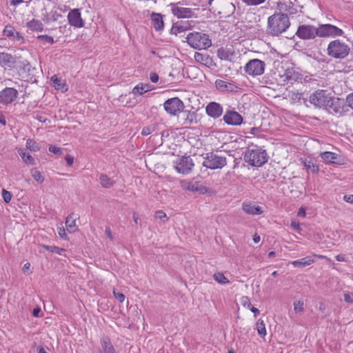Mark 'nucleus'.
<instances>
[{"mask_svg": "<svg viewBox=\"0 0 353 353\" xmlns=\"http://www.w3.org/2000/svg\"><path fill=\"white\" fill-rule=\"evenodd\" d=\"M350 51L349 46L339 39L330 41L327 48V54L338 59L345 58L349 54Z\"/></svg>", "mask_w": 353, "mask_h": 353, "instance_id": "20e7f679", "label": "nucleus"}, {"mask_svg": "<svg viewBox=\"0 0 353 353\" xmlns=\"http://www.w3.org/2000/svg\"><path fill=\"white\" fill-rule=\"evenodd\" d=\"M343 200L347 203L353 204V194L345 195L343 196Z\"/></svg>", "mask_w": 353, "mask_h": 353, "instance_id": "0e129e2a", "label": "nucleus"}, {"mask_svg": "<svg viewBox=\"0 0 353 353\" xmlns=\"http://www.w3.org/2000/svg\"><path fill=\"white\" fill-rule=\"evenodd\" d=\"M114 297L120 302L123 303L125 300V295L121 292H113Z\"/></svg>", "mask_w": 353, "mask_h": 353, "instance_id": "4d7b16f0", "label": "nucleus"}, {"mask_svg": "<svg viewBox=\"0 0 353 353\" xmlns=\"http://www.w3.org/2000/svg\"><path fill=\"white\" fill-rule=\"evenodd\" d=\"M99 181L101 186L104 188H110L115 183V182L112 179L104 174L100 175Z\"/></svg>", "mask_w": 353, "mask_h": 353, "instance_id": "e433bc0d", "label": "nucleus"}, {"mask_svg": "<svg viewBox=\"0 0 353 353\" xmlns=\"http://www.w3.org/2000/svg\"><path fill=\"white\" fill-rule=\"evenodd\" d=\"M65 159L68 166H71L74 163V158L70 155H67Z\"/></svg>", "mask_w": 353, "mask_h": 353, "instance_id": "680f3d73", "label": "nucleus"}, {"mask_svg": "<svg viewBox=\"0 0 353 353\" xmlns=\"http://www.w3.org/2000/svg\"><path fill=\"white\" fill-rule=\"evenodd\" d=\"M343 34V30L329 23L320 24L318 26L319 37H335L342 36Z\"/></svg>", "mask_w": 353, "mask_h": 353, "instance_id": "9d476101", "label": "nucleus"}, {"mask_svg": "<svg viewBox=\"0 0 353 353\" xmlns=\"http://www.w3.org/2000/svg\"><path fill=\"white\" fill-rule=\"evenodd\" d=\"M165 110L171 115H176L184 108L183 101L178 97L166 100L163 104Z\"/></svg>", "mask_w": 353, "mask_h": 353, "instance_id": "ddd939ff", "label": "nucleus"}, {"mask_svg": "<svg viewBox=\"0 0 353 353\" xmlns=\"http://www.w3.org/2000/svg\"><path fill=\"white\" fill-rule=\"evenodd\" d=\"M181 187L184 190L193 192H199L204 194L208 192V188L199 181L182 180L180 181Z\"/></svg>", "mask_w": 353, "mask_h": 353, "instance_id": "2eb2a0df", "label": "nucleus"}, {"mask_svg": "<svg viewBox=\"0 0 353 353\" xmlns=\"http://www.w3.org/2000/svg\"><path fill=\"white\" fill-rule=\"evenodd\" d=\"M256 330L259 335L264 337L266 335V329L264 321L262 319H259L256 323Z\"/></svg>", "mask_w": 353, "mask_h": 353, "instance_id": "58836bf2", "label": "nucleus"}, {"mask_svg": "<svg viewBox=\"0 0 353 353\" xmlns=\"http://www.w3.org/2000/svg\"><path fill=\"white\" fill-rule=\"evenodd\" d=\"M105 234L107 235V236L111 240V241H113L114 240V236L112 235V233L111 232V230H110V227H106L105 228Z\"/></svg>", "mask_w": 353, "mask_h": 353, "instance_id": "e2e57ef3", "label": "nucleus"}, {"mask_svg": "<svg viewBox=\"0 0 353 353\" xmlns=\"http://www.w3.org/2000/svg\"><path fill=\"white\" fill-rule=\"evenodd\" d=\"M43 247L48 251L52 253H57L61 254L63 251H64L63 248H60L57 246H50V245H43Z\"/></svg>", "mask_w": 353, "mask_h": 353, "instance_id": "a18cd8bd", "label": "nucleus"}, {"mask_svg": "<svg viewBox=\"0 0 353 353\" xmlns=\"http://www.w3.org/2000/svg\"><path fill=\"white\" fill-rule=\"evenodd\" d=\"M16 62L15 57L7 52L0 53V65L5 68H12Z\"/></svg>", "mask_w": 353, "mask_h": 353, "instance_id": "393cba45", "label": "nucleus"}, {"mask_svg": "<svg viewBox=\"0 0 353 353\" xmlns=\"http://www.w3.org/2000/svg\"><path fill=\"white\" fill-rule=\"evenodd\" d=\"M181 112L180 121L185 127L196 124L201 120V116L196 111L183 110Z\"/></svg>", "mask_w": 353, "mask_h": 353, "instance_id": "4468645a", "label": "nucleus"}, {"mask_svg": "<svg viewBox=\"0 0 353 353\" xmlns=\"http://www.w3.org/2000/svg\"><path fill=\"white\" fill-rule=\"evenodd\" d=\"M223 120L228 125H239L243 122V117L236 111L228 110L223 116Z\"/></svg>", "mask_w": 353, "mask_h": 353, "instance_id": "a211bd4d", "label": "nucleus"}, {"mask_svg": "<svg viewBox=\"0 0 353 353\" xmlns=\"http://www.w3.org/2000/svg\"><path fill=\"white\" fill-rule=\"evenodd\" d=\"M30 263H25L23 267V273L30 274L32 272H30Z\"/></svg>", "mask_w": 353, "mask_h": 353, "instance_id": "052dcab7", "label": "nucleus"}, {"mask_svg": "<svg viewBox=\"0 0 353 353\" xmlns=\"http://www.w3.org/2000/svg\"><path fill=\"white\" fill-rule=\"evenodd\" d=\"M290 26V21L286 14L276 12L268 18L267 33L271 36H279Z\"/></svg>", "mask_w": 353, "mask_h": 353, "instance_id": "f257e3e1", "label": "nucleus"}, {"mask_svg": "<svg viewBox=\"0 0 353 353\" xmlns=\"http://www.w3.org/2000/svg\"><path fill=\"white\" fill-rule=\"evenodd\" d=\"M314 262V260L309 257L301 259L299 260L294 261L292 265L295 268H303L310 265Z\"/></svg>", "mask_w": 353, "mask_h": 353, "instance_id": "c9c22d12", "label": "nucleus"}, {"mask_svg": "<svg viewBox=\"0 0 353 353\" xmlns=\"http://www.w3.org/2000/svg\"><path fill=\"white\" fill-rule=\"evenodd\" d=\"M291 225V227H292L293 229H294V230H297V231L301 230V228H300V224H299V222H297V221H292V223H291V225Z\"/></svg>", "mask_w": 353, "mask_h": 353, "instance_id": "338daca9", "label": "nucleus"}, {"mask_svg": "<svg viewBox=\"0 0 353 353\" xmlns=\"http://www.w3.org/2000/svg\"><path fill=\"white\" fill-rule=\"evenodd\" d=\"M219 6L221 8V10L217 12L218 14L220 15V17L227 18L233 14L235 12V6L230 2L228 1H222L219 3Z\"/></svg>", "mask_w": 353, "mask_h": 353, "instance_id": "5701e85b", "label": "nucleus"}, {"mask_svg": "<svg viewBox=\"0 0 353 353\" xmlns=\"http://www.w3.org/2000/svg\"><path fill=\"white\" fill-rule=\"evenodd\" d=\"M214 280L222 285L228 284L230 281L221 272L215 273L213 276Z\"/></svg>", "mask_w": 353, "mask_h": 353, "instance_id": "a19ab883", "label": "nucleus"}, {"mask_svg": "<svg viewBox=\"0 0 353 353\" xmlns=\"http://www.w3.org/2000/svg\"><path fill=\"white\" fill-rule=\"evenodd\" d=\"M194 59L197 63H201L207 67H211L214 65L212 58L208 54L195 52Z\"/></svg>", "mask_w": 353, "mask_h": 353, "instance_id": "a878e982", "label": "nucleus"}, {"mask_svg": "<svg viewBox=\"0 0 353 353\" xmlns=\"http://www.w3.org/2000/svg\"><path fill=\"white\" fill-rule=\"evenodd\" d=\"M172 13L178 18H190L194 13L192 9L188 8L180 7L178 4L170 3Z\"/></svg>", "mask_w": 353, "mask_h": 353, "instance_id": "6ab92c4d", "label": "nucleus"}, {"mask_svg": "<svg viewBox=\"0 0 353 353\" xmlns=\"http://www.w3.org/2000/svg\"><path fill=\"white\" fill-rule=\"evenodd\" d=\"M49 151L53 154H57V155H61L62 154V150L60 148H58L57 146L50 145L49 146Z\"/></svg>", "mask_w": 353, "mask_h": 353, "instance_id": "603ef678", "label": "nucleus"}, {"mask_svg": "<svg viewBox=\"0 0 353 353\" xmlns=\"http://www.w3.org/2000/svg\"><path fill=\"white\" fill-rule=\"evenodd\" d=\"M243 1L249 6H257L263 3L265 0H243Z\"/></svg>", "mask_w": 353, "mask_h": 353, "instance_id": "5fc2aeb1", "label": "nucleus"}, {"mask_svg": "<svg viewBox=\"0 0 353 353\" xmlns=\"http://www.w3.org/2000/svg\"><path fill=\"white\" fill-rule=\"evenodd\" d=\"M2 197L3 199V201L6 203H9L12 198V194L9 191H8L5 189H3L2 190Z\"/></svg>", "mask_w": 353, "mask_h": 353, "instance_id": "49530a36", "label": "nucleus"}, {"mask_svg": "<svg viewBox=\"0 0 353 353\" xmlns=\"http://www.w3.org/2000/svg\"><path fill=\"white\" fill-rule=\"evenodd\" d=\"M186 41L192 48L197 50L207 49L212 46L209 36L199 32L189 33L186 37Z\"/></svg>", "mask_w": 353, "mask_h": 353, "instance_id": "7ed1b4c3", "label": "nucleus"}, {"mask_svg": "<svg viewBox=\"0 0 353 353\" xmlns=\"http://www.w3.org/2000/svg\"><path fill=\"white\" fill-rule=\"evenodd\" d=\"M206 114L213 118L217 119L223 114L222 106L216 102H210L205 107Z\"/></svg>", "mask_w": 353, "mask_h": 353, "instance_id": "4be33fe9", "label": "nucleus"}, {"mask_svg": "<svg viewBox=\"0 0 353 353\" xmlns=\"http://www.w3.org/2000/svg\"><path fill=\"white\" fill-rule=\"evenodd\" d=\"M58 233H59V236L63 239H65L66 237H67V234L65 233V229L64 228H59V231H58Z\"/></svg>", "mask_w": 353, "mask_h": 353, "instance_id": "69168bd1", "label": "nucleus"}, {"mask_svg": "<svg viewBox=\"0 0 353 353\" xmlns=\"http://www.w3.org/2000/svg\"><path fill=\"white\" fill-rule=\"evenodd\" d=\"M2 33L3 36L9 38L12 41H20V43H25V39L21 34L10 24H7L5 26Z\"/></svg>", "mask_w": 353, "mask_h": 353, "instance_id": "f3484780", "label": "nucleus"}, {"mask_svg": "<svg viewBox=\"0 0 353 353\" xmlns=\"http://www.w3.org/2000/svg\"><path fill=\"white\" fill-rule=\"evenodd\" d=\"M301 161L308 172H310L312 174H316L319 172V166L314 164L312 161H307L302 159Z\"/></svg>", "mask_w": 353, "mask_h": 353, "instance_id": "f704fd0d", "label": "nucleus"}, {"mask_svg": "<svg viewBox=\"0 0 353 353\" xmlns=\"http://www.w3.org/2000/svg\"><path fill=\"white\" fill-rule=\"evenodd\" d=\"M294 310L296 313H303L304 312V303L302 301H296L293 303Z\"/></svg>", "mask_w": 353, "mask_h": 353, "instance_id": "c03bdc74", "label": "nucleus"}, {"mask_svg": "<svg viewBox=\"0 0 353 353\" xmlns=\"http://www.w3.org/2000/svg\"><path fill=\"white\" fill-rule=\"evenodd\" d=\"M194 166L192 159L190 156H182L174 161V168L177 172L188 174Z\"/></svg>", "mask_w": 353, "mask_h": 353, "instance_id": "9b49d317", "label": "nucleus"}, {"mask_svg": "<svg viewBox=\"0 0 353 353\" xmlns=\"http://www.w3.org/2000/svg\"><path fill=\"white\" fill-rule=\"evenodd\" d=\"M154 28L157 31L162 30L164 28L163 16L159 13L152 12L150 15Z\"/></svg>", "mask_w": 353, "mask_h": 353, "instance_id": "c85d7f7f", "label": "nucleus"}, {"mask_svg": "<svg viewBox=\"0 0 353 353\" xmlns=\"http://www.w3.org/2000/svg\"><path fill=\"white\" fill-rule=\"evenodd\" d=\"M23 70L28 71V72L30 71L31 65L28 61L23 62Z\"/></svg>", "mask_w": 353, "mask_h": 353, "instance_id": "774afa93", "label": "nucleus"}, {"mask_svg": "<svg viewBox=\"0 0 353 353\" xmlns=\"http://www.w3.org/2000/svg\"><path fill=\"white\" fill-rule=\"evenodd\" d=\"M216 88L221 92H236L238 87L233 83H228L221 79H217L215 81Z\"/></svg>", "mask_w": 353, "mask_h": 353, "instance_id": "b1692460", "label": "nucleus"}, {"mask_svg": "<svg viewBox=\"0 0 353 353\" xmlns=\"http://www.w3.org/2000/svg\"><path fill=\"white\" fill-rule=\"evenodd\" d=\"M100 343L101 346L100 353H117L112 344L110 338L107 336L103 337L101 339Z\"/></svg>", "mask_w": 353, "mask_h": 353, "instance_id": "bb28decb", "label": "nucleus"}, {"mask_svg": "<svg viewBox=\"0 0 353 353\" xmlns=\"http://www.w3.org/2000/svg\"><path fill=\"white\" fill-rule=\"evenodd\" d=\"M242 210L245 213L251 215H260L264 212L261 206L250 201H244L242 203Z\"/></svg>", "mask_w": 353, "mask_h": 353, "instance_id": "aec40b11", "label": "nucleus"}, {"mask_svg": "<svg viewBox=\"0 0 353 353\" xmlns=\"http://www.w3.org/2000/svg\"><path fill=\"white\" fill-rule=\"evenodd\" d=\"M17 151H18L19 154L21 157L23 161L26 165H35L36 164L35 160L33 158V157L32 155H30V154L26 153L23 149L19 148V149H18Z\"/></svg>", "mask_w": 353, "mask_h": 353, "instance_id": "473e14b6", "label": "nucleus"}, {"mask_svg": "<svg viewBox=\"0 0 353 353\" xmlns=\"http://www.w3.org/2000/svg\"><path fill=\"white\" fill-rule=\"evenodd\" d=\"M289 97L294 103H306L307 99L303 97L302 92L291 91L289 93Z\"/></svg>", "mask_w": 353, "mask_h": 353, "instance_id": "72a5a7b5", "label": "nucleus"}, {"mask_svg": "<svg viewBox=\"0 0 353 353\" xmlns=\"http://www.w3.org/2000/svg\"><path fill=\"white\" fill-rule=\"evenodd\" d=\"M265 63L258 59L250 60L244 66L245 72L250 76H259L263 74L265 70Z\"/></svg>", "mask_w": 353, "mask_h": 353, "instance_id": "1a4fd4ad", "label": "nucleus"}, {"mask_svg": "<svg viewBox=\"0 0 353 353\" xmlns=\"http://www.w3.org/2000/svg\"><path fill=\"white\" fill-rule=\"evenodd\" d=\"M227 165L226 157L214 152L207 153L203 165L211 170L221 169Z\"/></svg>", "mask_w": 353, "mask_h": 353, "instance_id": "0eeeda50", "label": "nucleus"}, {"mask_svg": "<svg viewBox=\"0 0 353 353\" xmlns=\"http://www.w3.org/2000/svg\"><path fill=\"white\" fill-rule=\"evenodd\" d=\"M60 17H62L61 14L56 10H52L47 14L46 19H44L43 21L46 23L57 21Z\"/></svg>", "mask_w": 353, "mask_h": 353, "instance_id": "4c0bfd02", "label": "nucleus"}, {"mask_svg": "<svg viewBox=\"0 0 353 353\" xmlns=\"http://www.w3.org/2000/svg\"><path fill=\"white\" fill-rule=\"evenodd\" d=\"M320 157L326 163L335 164L338 163V154L332 152H324L320 154Z\"/></svg>", "mask_w": 353, "mask_h": 353, "instance_id": "c756f323", "label": "nucleus"}, {"mask_svg": "<svg viewBox=\"0 0 353 353\" xmlns=\"http://www.w3.org/2000/svg\"><path fill=\"white\" fill-rule=\"evenodd\" d=\"M18 97V92L13 88H6L0 92V102L3 104L12 103Z\"/></svg>", "mask_w": 353, "mask_h": 353, "instance_id": "dca6fc26", "label": "nucleus"}, {"mask_svg": "<svg viewBox=\"0 0 353 353\" xmlns=\"http://www.w3.org/2000/svg\"><path fill=\"white\" fill-rule=\"evenodd\" d=\"M324 110L337 117H343L350 110L343 99L335 97L332 94L331 99H329L327 108Z\"/></svg>", "mask_w": 353, "mask_h": 353, "instance_id": "423d86ee", "label": "nucleus"}, {"mask_svg": "<svg viewBox=\"0 0 353 353\" xmlns=\"http://www.w3.org/2000/svg\"><path fill=\"white\" fill-rule=\"evenodd\" d=\"M344 301L348 303H353V294H344Z\"/></svg>", "mask_w": 353, "mask_h": 353, "instance_id": "13d9d810", "label": "nucleus"}, {"mask_svg": "<svg viewBox=\"0 0 353 353\" xmlns=\"http://www.w3.org/2000/svg\"><path fill=\"white\" fill-rule=\"evenodd\" d=\"M295 3L296 0H279L276 3V12L286 14L288 17L296 14L298 10Z\"/></svg>", "mask_w": 353, "mask_h": 353, "instance_id": "6e6552de", "label": "nucleus"}, {"mask_svg": "<svg viewBox=\"0 0 353 353\" xmlns=\"http://www.w3.org/2000/svg\"><path fill=\"white\" fill-rule=\"evenodd\" d=\"M346 102L347 103V105L348 106V108H350L353 110V92L347 96Z\"/></svg>", "mask_w": 353, "mask_h": 353, "instance_id": "6e6d98bb", "label": "nucleus"}, {"mask_svg": "<svg viewBox=\"0 0 353 353\" xmlns=\"http://www.w3.org/2000/svg\"><path fill=\"white\" fill-rule=\"evenodd\" d=\"M52 81V85L58 90H61L62 92H65L68 90V88L65 81L58 77L57 75H53L50 78Z\"/></svg>", "mask_w": 353, "mask_h": 353, "instance_id": "cd10ccee", "label": "nucleus"}, {"mask_svg": "<svg viewBox=\"0 0 353 353\" xmlns=\"http://www.w3.org/2000/svg\"><path fill=\"white\" fill-rule=\"evenodd\" d=\"M65 225L68 230H72L76 227V220L74 219L72 214L68 215L66 218Z\"/></svg>", "mask_w": 353, "mask_h": 353, "instance_id": "37998d69", "label": "nucleus"}, {"mask_svg": "<svg viewBox=\"0 0 353 353\" xmlns=\"http://www.w3.org/2000/svg\"><path fill=\"white\" fill-rule=\"evenodd\" d=\"M26 148L32 152H38L40 150L39 145L30 139H28L26 141Z\"/></svg>", "mask_w": 353, "mask_h": 353, "instance_id": "79ce46f5", "label": "nucleus"}, {"mask_svg": "<svg viewBox=\"0 0 353 353\" xmlns=\"http://www.w3.org/2000/svg\"><path fill=\"white\" fill-rule=\"evenodd\" d=\"M299 74L291 70H286L285 72V78L288 81L294 80L296 81L298 79Z\"/></svg>", "mask_w": 353, "mask_h": 353, "instance_id": "de8ad7c7", "label": "nucleus"}, {"mask_svg": "<svg viewBox=\"0 0 353 353\" xmlns=\"http://www.w3.org/2000/svg\"><path fill=\"white\" fill-rule=\"evenodd\" d=\"M155 219H159L163 222H165V219H166V214L161 210L157 211L154 215Z\"/></svg>", "mask_w": 353, "mask_h": 353, "instance_id": "864d4df0", "label": "nucleus"}, {"mask_svg": "<svg viewBox=\"0 0 353 353\" xmlns=\"http://www.w3.org/2000/svg\"><path fill=\"white\" fill-rule=\"evenodd\" d=\"M233 55V52L229 49L222 47L217 50V56L221 60L230 61Z\"/></svg>", "mask_w": 353, "mask_h": 353, "instance_id": "2f4dec72", "label": "nucleus"}, {"mask_svg": "<svg viewBox=\"0 0 353 353\" xmlns=\"http://www.w3.org/2000/svg\"><path fill=\"white\" fill-rule=\"evenodd\" d=\"M243 159L250 165L261 167L268 161V156L265 150L255 146L253 148H248L246 150Z\"/></svg>", "mask_w": 353, "mask_h": 353, "instance_id": "f03ea898", "label": "nucleus"}, {"mask_svg": "<svg viewBox=\"0 0 353 353\" xmlns=\"http://www.w3.org/2000/svg\"><path fill=\"white\" fill-rule=\"evenodd\" d=\"M30 173L32 176L37 182L42 183L44 181V177L41 174V172L39 171L37 168H32L30 170Z\"/></svg>", "mask_w": 353, "mask_h": 353, "instance_id": "ea45409f", "label": "nucleus"}, {"mask_svg": "<svg viewBox=\"0 0 353 353\" xmlns=\"http://www.w3.org/2000/svg\"><path fill=\"white\" fill-rule=\"evenodd\" d=\"M68 23L75 27L81 28L84 26V22L81 17V12L79 9H74L69 12L68 14Z\"/></svg>", "mask_w": 353, "mask_h": 353, "instance_id": "412c9836", "label": "nucleus"}, {"mask_svg": "<svg viewBox=\"0 0 353 353\" xmlns=\"http://www.w3.org/2000/svg\"><path fill=\"white\" fill-rule=\"evenodd\" d=\"M26 27L32 31L41 32L43 30V23L37 19H32L26 23Z\"/></svg>", "mask_w": 353, "mask_h": 353, "instance_id": "7c9ffc66", "label": "nucleus"}, {"mask_svg": "<svg viewBox=\"0 0 353 353\" xmlns=\"http://www.w3.org/2000/svg\"><path fill=\"white\" fill-rule=\"evenodd\" d=\"M132 93L134 95H143L144 93H145V90H143V86L141 84L137 85L132 90Z\"/></svg>", "mask_w": 353, "mask_h": 353, "instance_id": "09e8293b", "label": "nucleus"}, {"mask_svg": "<svg viewBox=\"0 0 353 353\" xmlns=\"http://www.w3.org/2000/svg\"><path fill=\"white\" fill-rule=\"evenodd\" d=\"M154 129L155 128L153 125L145 126L142 129L141 134L143 136H148L154 131Z\"/></svg>", "mask_w": 353, "mask_h": 353, "instance_id": "3c124183", "label": "nucleus"}, {"mask_svg": "<svg viewBox=\"0 0 353 353\" xmlns=\"http://www.w3.org/2000/svg\"><path fill=\"white\" fill-rule=\"evenodd\" d=\"M296 35L303 40L314 39L318 37V27L312 25H301L298 27Z\"/></svg>", "mask_w": 353, "mask_h": 353, "instance_id": "f8f14e48", "label": "nucleus"}, {"mask_svg": "<svg viewBox=\"0 0 353 353\" xmlns=\"http://www.w3.org/2000/svg\"><path fill=\"white\" fill-rule=\"evenodd\" d=\"M37 39L41 41H44L50 44H53L54 43V39L48 35H39Z\"/></svg>", "mask_w": 353, "mask_h": 353, "instance_id": "8fccbe9b", "label": "nucleus"}, {"mask_svg": "<svg viewBox=\"0 0 353 353\" xmlns=\"http://www.w3.org/2000/svg\"><path fill=\"white\" fill-rule=\"evenodd\" d=\"M332 93L327 90H317L310 94L308 101L315 108L325 110L331 99Z\"/></svg>", "mask_w": 353, "mask_h": 353, "instance_id": "39448f33", "label": "nucleus"}, {"mask_svg": "<svg viewBox=\"0 0 353 353\" xmlns=\"http://www.w3.org/2000/svg\"><path fill=\"white\" fill-rule=\"evenodd\" d=\"M150 79L152 83H157L159 81V75L155 72H152L150 74Z\"/></svg>", "mask_w": 353, "mask_h": 353, "instance_id": "bf43d9fd", "label": "nucleus"}]
</instances>
